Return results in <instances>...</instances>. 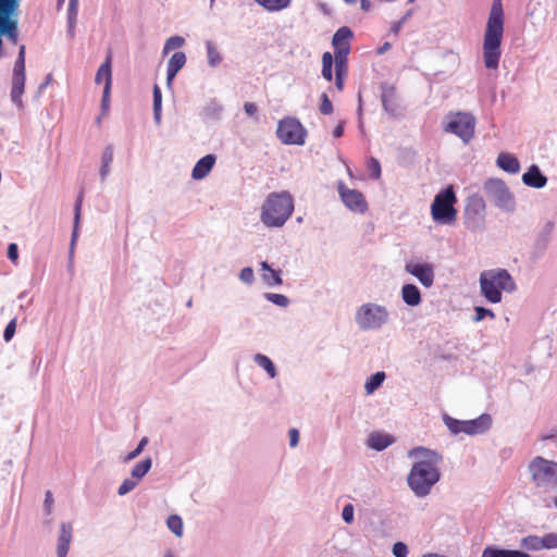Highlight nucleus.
Masks as SVG:
<instances>
[{
	"instance_id": "42",
	"label": "nucleus",
	"mask_w": 557,
	"mask_h": 557,
	"mask_svg": "<svg viewBox=\"0 0 557 557\" xmlns=\"http://www.w3.org/2000/svg\"><path fill=\"white\" fill-rule=\"evenodd\" d=\"M520 546L528 550H540L542 549L541 536L529 535L521 540Z\"/></svg>"
},
{
	"instance_id": "26",
	"label": "nucleus",
	"mask_w": 557,
	"mask_h": 557,
	"mask_svg": "<svg viewBox=\"0 0 557 557\" xmlns=\"http://www.w3.org/2000/svg\"><path fill=\"white\" fill-rule=\"evenodd\" d=\"M481 557H531L528 553L518 549H505L495 546H486Z\"/></svg>"
},
{
	"instance_id": "43",
	"label": "nucleus",
	"mask_w": 557,
	"mask_h": 557,
	"mask_svg": "<svg viewBox=\"0 0 557 557\" xmlns=\"http://www.w3.org/2000/svg\"><path fill=\"white\" fill-rule=\"evenodd\" d=\"M185 45V38L178 35L172 36L166 39L163 47V54L169 53L171 50L182 48Z\"/></svg>"
},
{
	"instance_id": "36",
	"label": "nucleus",
	"mask_w": 557,
	"mask_h": 557,
	"mask_svg": "<svg viewBox=\"0 0 557 557\" xmlns=\"http://www.w3.org/2000/svg\"><path fill=\"white\" fill-rule=\"evenodd\" d=\"M83 197H84V191L82 190L78 194L77 199L75 201V206H74V223H73V231H72V235H71V240H73V242H77V238H78V228H79V222H81Z\"/></svg>"
},
{
	"instance_id": "41",
	"label": "nucleus",
	"mask_w": 557,
	"mask_h": 557,
	"mask_svg": "<svg viewBox=\"0 0 557 557\" xmlns=\"http://www.w3.org/2000/svg\"><path fill=\"white\" fill-rule=\"evenodd\" d=\"M333 55L330 52L322 54V76L331 82L333 79Z\"/></svg>"
},
{
	"instance_id": "38",
	"label": "nucleus",
	"mask_w": 557,
	"mask_h": 557,
	"mask_svg": "<svg viewBox=\"0 0 557 557\" xmlns=\"http://www.w3.org/2000/svg\"><path fill=\"white\" fill-rule=\"evenodd\" d=\"M385 380V373L382 371H379L367 380L364 384V389L368 395L374 393L384 382Z\"/></svg>"
},
{
	"instance_id": "23",
	"label": "nucleus",
	"mask_w": 557,
	"mask_h": 557,
	"mask_svg": "<svg viewBox=\"0 0 557 557\" xmlns=\"http://www.w3.org/2000/svg\"><path fill=\"white\" fill-rule=\"evenodd\" d=\"M400 295L403 301L410 307H417L422 301L420 289L418 286L411 283L403 285Z\"/></svg>"
},
{
	"instance_id": "47",
	"label": "nucleus",
	"mask_w": 557,
	"mask_h": 557,
	"mask_svg": "<svg viewBox=\"0 0 557 557\" xmlns=\"http://www.w3.org/2000/svg\"><path fill=\"white\" fill-rule=\"evenodd\" d=\"M137 484H138L137 480H135L132 476L127 478L119 486L117 494L120 496H124V495L128 494L129 492H132L137 486Z\"/></svg>"
},
{
	"instance_id": "3",
	"label": "nucleus",
	"mask_w": 557,
	"mask_h": 557,
	"mask_svg": "<svg viewBox=\"0 0 557 557\" xmlns=\"http://www.w3.org/2000/svg\"><path fill=\"white\" fill-rule=\"evenodd\" d=\"M481 295L491 304L503 299V292L512 293L517 285L506 269H491L481 272L479 277Z\"/></svg>"
},
{
	"instance_id": "7",
	"label": "nucleus",
	"mask_w": 557,
	"mask_h": 557,
	"mask_svg": "<svg viewBox=\"0 0 557 557\" xmlns=\"http://www.w3.org/2000/svg\"><path fill=\"white\" fill-rule=\"evenodd\" d=\"M488 201L507 213L516 210V199L506 183L500 178H488L483 184Z\"/></svg>"
},
{
	"instance_id": "1",
	"label": "nucleus",
	"mask_w": 557,
	"mask_h": 557,
	"mask_svg": "<svg viewBox=\"0 0 557 557\" xmlns=\"http://www.w3.org/2000/svg\"><path fill=\"white\" fill-rule=\"evenodd\" d=\"M409 456L418 460L408 474V485L417 497H425L441 479L438 463L443 458L437 451L422 446L411 449Z\"/></svg>"
},
{
	"instance_id": "40",
	"label": "nucleus",
	"mask_w": 557,
	"mask_h": 557,
	"mask_svg": "<svg viewBox=\"0 0 557 557\" xmlns=\"http://www.w3.org/2000/svg\"><path fill=\"white\" fill-rule=\"evenodd\" d=\"M207 61L211 67H216L222 62V57L212 41L206 42Z\"/></svg>"
},
{
	"instance_id": "10",
	"label": "nucleus",
	"mask_w": 557,
	"mask_h": 557,
	"mask_svg": "<svg viewBox=\"0 0 557 557\" xmlns=\"http://www.w3.org/2000/svg\"><path fill=\"white\" fill-rule=\"evenodd\" d=\"M21 0H0V37H8L13 44L17 41V11ZM3 41L0 38V48L2 49Z\"/></svg>"
},
{
	"instance_id": "6",
	"label": "nucleus",
	"mask_w": 557,
	"mask_h": 557,
	"mask_svg": "<svg viewBox=\"0 0 557 557\" xmlns=\"http://www.w3.org/2000/svg\"><path fill=\"white\" fill-rule=\"evenodd\" d=\"M532 481L543 492H550L557 487V462L535 457L529 465Z\"/></svg>"
},
{
	"instance_id": "9",
	"label": "nucleus",
	"mask_w": 557,
	"mask_h": 557,
	"mask_svg": "<svg viewBox=\"0 0 557 557\" xmlns=\"http://www.w3.org/2000/svg\"><path fill=\"white\" fill-rule=\"evenodd\" d=\"M443 422L454 435L459 433L479 435L487 432L492 426V418L487 413L472 420H458L445 413L443 414Z\"/></svg>"
},
{
	"instance_id": "20",
	"label": "nucleus",
	"mask_w": 557,
	"mask_h": 557,
	"mask_svg": "<svg viewBox=\"0 0 557 557\" xmlns=\"http://www.w3.org/2000/svg\"><path fill=\"white\" fill-rule=\"evenodd\" d=\"M186 63V54L182 51L174 52L168 62L166 84L170 86Z\"/></svg>"
},
{
	"instance_id": "45",
	"label": "nucleus",
	"mask_w": 557,
	"mask_h": 557,
	"mask_svg": "<svg viewBox=\"0 0 557 557\" xmlns=\"http://www.w3.org/2000/svg\"><path fill=\"white\" fill-rule=\"evenodd\" d=\"M149 440L147 436H144L139 443L137 444L136 448L129 451L125 457H123V462H129L131 460H134L137 458L147 446Z\"/></svg>"
},
{
	"instance_id": "5",
	"label": "nucleus",
	"mask_w": 557,
	"mask_h": 557,
	"mask_svg": "<svg viewBox=\"0 0 557 557\" xmlns=\"http://www.w3.org/2000/svg\"><path fill=\"white\" fill-rule=\"evenodd\" d=\"M389 318L388 309L376 302L362 304L355 312V322L363 332L382 329L388 323Z\"/></svg>"
},
{
	"instance_id": "34",
	"label": "nucleus",
	"mask_w": 557,
	"mask_h": 557,
	"mask_svg": "<svg viewBox=\"0 0 557 557\" xmlns=\"http://www.w3.org/2000/svg\"><path fill=\"white\" fill-rule=\"evenodd\" d=\"M269 12H280L290 7L292 0H255Z\"/></svg>"
},
{
	"instance_id": "16",
	"label": "nucleus",
	"mask_w": 557,
	"mask_h": 557,
	"mask_svg": "<svg viewBox=\"0 0 557 557\" xmlns=\"http://www.w3.org/2000/svg\"><path fill=\"white\" fill-rule=\"evenodd\" d=\"M554 226L553 221H547L542 227L533 245L532 256L534 259L541 258L548 247Z\"/></svg>"
},
{
	"instance_id": "53",
	"label": "nucleus",
	"mask_w": 557,
	"mask_h": 557,
	"mask_svg": "<svg viewBox=\"0 0 557 557\" xmlns=\"http://www.w3.org/2000/svg\"><path fill=\"white\" fill-rule=\"evenodd\" d=\"M392 553L395 557H407L408 546L404 542H396L393 545Z\"/></svg>"
},
{
	"instance_id": "44",
	"label": "nucleus",
	"mask_w": 557,
	"mask_h": 557,
	"mask_svg": "<svg viewBox=\"0 0 557 557\" xmlns=\"http://www.w3.org/2000/svg\"><path fill=\"white\" fill-rule=\"evenodd\" d=\"M264 298L282 308H286L289 305V298L283 294H275V293H265Z\"/></svg>"
},
{
	"instance_id": "61",
	"label": "nucleus",
	"mask_w": 557,
	"mask_h": 557,
	"mask_svg": "<svg viewBox=\"0 0 557 557\" xmlns=\"http://www.w3.org/2000/svg\"><path fill=\"white\" fill-rule=\"evenodd\" d=\"M288 436H289V446L290 447H296L299 443V432L297 429H290L288 431Z\"/></svg>"
},
{
	"instance_id": "12",
	"label": "nucleus",
	"mask_w": 557,
	"mask_h": 557,
	"mask_svg": "<svg viewBox=\"0 0 557 557\" xmlns=\"http://www.w3.org/2000/svg\"><path fill=\"white\" fill-rule=\"evenodd\" d=\"M276 136L284 145L302 146L306 143L307 129L298 119L287 116L278 122Z\"/></svg>"
},
{
	"instance_id": "4",
	"label": "nucleus",
	"mask_w": 557,
	"mask_h": 557,
	"mask_svg": "<svg viewBox=\"0 0 557 557\" xmlns=\"http://www.w3.org/2000/svg\"><path fill=\"white\" fill-rule=\"evenodd\" d=\"M294 211V200L288 191L271 193L262 205L261 222L269 227H281Z\"/></svg>"
},
{
	"instance_id": "50",
	"label": "nucleus",
	"mask_w": 557,
	"mask_h": 557,
	"mask_svg": "<svg viewBox=\"0 0 557 557\" xmlns=\"http://www.w3.org/2000/svg\"><path fill=\"white\" fill-rule=\"evenodd\" d=\"M320 112L324 115H329L333 112L332 101L325 92L321 95Z\"/></svg>"
},
{
	"instance_id": "49",
	"label": "nucleus",
	"mask_w": 557,
	"mask_h": 557,
	"mask_svg": "<svg viewBox=\"0 0 557 557\" xmlns=\"http://www.w3.org/2000/svg\"><path fill=\"white\" fill-rule=\"evenodd\" d=\"M474 312H475V315H474L473 320L475 322H480V321L484 320L486 317H490L492 319L495 318L494 312L491 309H487L485 307H474Z\"/></svg>"
},
{
	"instance_id": "46",
	"label": "nucleus",
	"mask_w": 557,
	"mask_h": 557,
	"mask_svg": "<svg viewBox=\"0 0 557 557\" xmlns=\"http://www.w3.org/2000/svg\"><path fill=\"white\" fill-rule=\"evenodd\" d=\"M78 9L67 8V35L73 38L75 36V24Z\"/></svg>"
},
{
	"instance_id": "57",
	"label": "nucleus",
	"mask_w": 557,
	"mask_h": 557,
	"mask_svg": "<svg viewBox=\"0 0 557 557\" xmlns=\"http://www.w3.org/2000/svg\"><path fill=\"white\" fill-rule=\"evenodd\" d=\"M412 14V11H408L399 21L395 22L393 25H392V28H391V32L395 35H397L403 25L406 23V21L411 16Z\"/></svg>"
},
{
	"instance_id": "18",
	"label": "nucleus",
	"mask_w": 557,
	"mask_h": 557,
	"mask_svg": "<svg viewBox=\"0 0 557 557\" xmlns=\"http://www.w3.org/2000/svg\"><path fill=\"white\" fill-rule=\"evenodd\" d=\"M224 108L215 98H211L201 109L200 117L203 122H219L222 119Z\"/></svg>"
},
{
	"instance_id": "59",
	"label": "nucleus",
	"mask_w": 557,
	"mask_h": 557,
	"mask_svg": "<svg viewBox=\"0 0 557 557\" xmlns=\"http://www.w3.org/2000/svg\"><path fill=\"white\" fill-rule=\"evenodd\" d=\"M7 255L9 260H11L13 263H16L18 259V247L15 243L9 244Z\"/></svg>"
},
{
	"instance_id": "11",
	"label": "nucleus",
	"mask_w": 557,
	"mask_h": 557,
	"mask_svg": "<svg viewBox=\"0 0 557 557\" xmlns=\"http://www.w3.org/2000/svg\"><path fill=\"white\" fill-rule=\"evenodd\" d=\"M486 205L482 196L473 194L467 198L463 223L471 232H481L485 228Z\"/></svg>"
},
{
	"instance_id": "32",
	"label": "nucleus",
	"mask_w": 557,
	"mask_h": 557,
	"mask_svg": "<svg viewBox=\"0 0 557 557\" xmlns=\"http://www.w3.org/2000/svg\"><path fill=\"white\" fill-rule=\"evenodd\" d=\"M253 361L256 364L262 368L271 379H274L277 375L276 367L268 356L260 352L256 354L253 356Z\"/></svg>"
},
{
	"instance_id": "28",
	"label": "nucleus",
	"mask_w": 557,
	"mask_h": 557,
	"mask_svg": "<svg viewBox=\"0 0 557 557\" xmlns=\"http://www.w3.org/2000/svg\"><path fill=\"white\" fill-rule=\"evenodd\" d=\"M354 37L352 30L348 26L339 27L332 38L334 50L350 47L349 40Z\"/></svg>"
},
{
	"instance_id": "37",
	"label": "nucleus",
	"mask_w": 557,
	"mask_h": 557,
	"mask_svg": "<svg viewBox=\"0 0 557 557\" xmlns=\"http://www.w3.org/2000/svg\"><path fill=\"white\" fill-rule=\"evenodd\" d=\"M166 527L175 536H183L184 523L183 519L178 515H170L166 519Z\"/></svg>"
},
{
	"instance_id": "58",
	"label": "nucleus",
	"mask_w": 557,
	"mask_h": 557,
	"mask_svg": "<svg viewBox=\"0 0 557 557\" xmlns=\"http://www.w3.org/2000/svg\"><path fill=\"white\" fill-rule=\"evenodd\" d=\"M152 109H162V94L158 85L153 86V104Z\"/></svg>"
},
{
	"instance_id": "52",
	"label": "nucleus",
	"mask_w": 557,
	"mask_h": 557,
	"mask_svg": "<svg viewBox=\"0 0 557 557\" xmlns=\"http://www.w3.org/2000/svg\"><path fill=\"white\" fill-rule=\"evenodd\" d=\"M239 280L246 284H252L255 281V273L252 268L246 267L239 272Z\"/></svg>"
},
{
	"instance_id": "62",
	"label": "nucleus",
	"mask_w": 557,
	"mask_h": 557,
	"mask_svg": "<svg viewBox=\"0 0 557 557\" xmlns=\"http://www.w3.org/2000/svg\"><path fill=\"white\" fill-rule=\"evenodd\" d=\"M244 111L248 115H255L257 113L258 109H257V106L253 102H246L244 104Z\"/></svg>"
},
{
	"instance_id": "8",
	"label": "nucleus",
	"mask_w": 557,
	"mask_h": 557,
	"mask_svg": "<svg viewBox=\"0 0 557 557\" xmlns=\"http://www.w3.org/2000/svg\"><path fill=\"white\" fill-rule=\"evenodd\" d=\"M456 201L457 198L451 187L441 190L431 205L432 219L438 224L448 225L453 223L457 214L454 208Z\"/></svg>"
},
{
	"instance_id": "51",
	"label": "nucleus",
	"mask_w": 557,
	"mask_h": 557,
	"mask_svg": "<svg viewBox=\"0 0 557 557\" xmlns=\"http://www.w3.org/2000/svg\"><path fill=\"white\" fill-rule=\"evenodd\" d=\"M368 170L373 178L381 176V164L375 158H370L368 161Z\"/></svg>"
},
{
	"instance_id": "48",
	"label": "nucleus",
	"mask_w": 557,
	"mask_h": 557,
	"mask_svg": "<svg viewBox=\"0 0 557 557\" xmlns=\"http://www.w3.org/2000/svg\"><path fill=\"white\" fill-rule=\"evenodd\" d=\"M542 549L557 548V533H548L541 537Z\"/></svg>"
},
{
	"instance_id": "35",
	"label": "nucleus",
	"mask_w": 557,
	"mask_h": 557,
	"mask_svg": "<svg viewBox=\"0 0 557 557\" xmlns=\"http://www.w3.org/2000/svg\"><path fill=\"white\" fill-rule=\"evenodd\" d=\"M113 161V147L111 145H108L103 152L101 158V168H100V178L101 181H106L107 176L110 173V165Z\"/></svg>"
},
{
	"instance_id": "29",
	"label": "nucleus",
	"mask_w": 557,
	"mask_h": 557,
	"mask_svg": "<svg viewBox=\"0 0 557 557\" xmlns=\"http://www.w3.org/2000/svg\"><path fill=\"white\" fill-rule=\"evenodd\" d=\"M260 265L261 270L264 272L262 280L268 286H278L283 283L280 270L272 269L267 261H262Z\"/></svg>"
},
{
	"instance_id": "63",
	"label": "nucleus",
	"mask_w": 557,
	"mask_h": 557,
	"mask_svg": "<svg viewBox=\"0 0 557 557\" xmlns=\"http://www.w3.org/2000/svg\"><path fill=\"white\" fill-rule=\"evenodd\" d=\"M344 73H335V86L338 90L344 88Z\"/></svg>"
},
{
	"instance_id": "13",
	"label": "nucleus",
	"mask_w": 557,
	"mask_h": 557,
	"mask_svg": "<svg viewBox=\"0 0 557 557\" xmlns=\"http://www.w3.org/2000/svg\"><path fill=\"white\" fill-rule=\"evenodd\" d=\"M475 119L470 113H457L445 126V131L468 144L474 136Z\"/></svg>"
},
{
	"instance_id": "30",
	"label": "nucleus",
	"mask_w": 557,
	"mask_h": 557,
	"mask_svg": "<svg viewBox=\"0 0 557 557\" xmlns=\"http://www.w3.org/2000/svg\"><path fill=\"white\" fill-rule=\"evenodd\" d=\"M350 52V47H345L343 49H336L334 50V58L333 62L335 65V73H347V57Z\"/></svg>"
},
{
	"instance_id": "31",
	"label": "nucleus",
	"mask_w": 557,
	"mask_h": 557,
	"mask_svg": "<svg viewBox=\"0 0 557 557\" xmlns=\"http://www.w3.org/2000/svg\"><path fill=\"white\" fill-rule=\"evenodd\" d=\"M25 79L12 77L11 100L17 108H23L22 96L25 88Z\"/></svg>"
},
{
	"instance_id": "19",
	"label": "nucleus",
	"mask_w": 557,
	"mask_h": 557,
	"mask_svg": "<svg viewBox=\"0 0 557 557\" xmlns=\"http://www.w3.org/2000/svg\"><path fill=\"white\" fill-rule=\"evenodd\" d=\"M215 160L216 158L214 154H206L200 158L193 168L191 177L194 180L205 178L213 169Z\"/></svg>"
},
{
	"instance_id": "21",
	"label": "nucleus",
	"mask_w": 557,
	"mask_h": 557,
	"mask_svg": "<svg viewBox=\"0 0 557 557\" xmlns=\"http://www.w3.org/2000/svg\"><path fill=\"white\" fill-rule=\"evenodd\" d=\"M72 541V525L66 522L60 524V535L58 537L57 554L58 557H66L70 543Z\"/></svg>"
},
{
	"instance_id": "39",
	"label": "nucleus",
	"mask_w": 557,
	"mask_h": 557,
	"mask_svg": "<svg viewBox=\"0 0 557 557\" xmlns=\"http://www.w3.org/2000/svg\"><path fill=\"white\" fill-rule=\"evenodd\" d=\"M13 77L26 78L25 77V46H21L17 54V59L14 63Z\"/></svg>"
},
{
	"instance_id": "2",
	"label": "nucleus",
	"mask_w": 557,
	"mask_h": 557,
	"mask_svg": "<svg viewBox=\"0 0 557 557\" xmlns=\"http://www.w3.org/2000/svg\"><path fill=\"white\" fill-rule=\"evenodd\" d=\"M504 34V11L500 0H494L483 39V61L488 70H496L502 55Z\"/></svg>"
},
{
	"instance_id": "15",
	"label": "nucleus",
	"mask_w": 557,
	"mask_h": 557,
	"mask_svg": "<svg viewBox=\"0 0 557 557\" xmlns=\"http://www.w3.org/2000/svg\"><path fill=\"white\" fill-rule=\"evenodd\" d=\"M405 271L414 276L425 288H430L434 284L435 273L431 263L411 260L406 262Z\"/></svg>"
},
{
	"instance_id": "27",
	"label": "nucleus",
	"mask_w": 557,
	"mask_h": 557,
	"mask_svg": "<svg viewBox=\"0 0 557 557\" xmlns=\"http://www.w3.org/2000/svg\"><path fill=\"white\" fill-rule=\"evenodd\" d=\"M496 164L505 172L510 174H516L520 170L519 160L507 152H502L498 154Z\"/></svg>"
},
{
	"instance_id": "33",
	"label": "nucleus",
	"mask_w": 557,
	"mask_h": 557,
	"mask_svg": "<svg viewBox=\"0 0 557 557\" xmlns=\"http://www.w3.org/2000/svg\"><path fill=\"white\" fill-rule=\"evenodd\" d=\"M152 467L151 457H146L145 459L138 461L131 471V476L137 480L138 482L150 471Z\"/></svg>"
},
{
	"instance_id": "14",
	"label": "nucleus",
	"mask_w": 557,
	"mask_h": 557,
	"mask_svg": "<svg viewBox=\"0 0 557 557\" xmlns=\"http://www.w3.org/2000/svg\"><path fill=\"white\" fill-rule=\"evenodd\" d=\"M337 189L342 201L350 211L362 214L368 210L362 193L348 188L343 182L338 183Z\"/></svg>"
},
{
	"instance_id": "56",
	"label": "nucleus",
	"mask_w": 557,
	"mask_h": 557,
	"mask_svg": "<svg viewBox=\"0 0 557 557\" xmlns=\"http://www.w3.org/2000/svg\"><path fill=\"white\" fill-rule=\"evenodd\" d=\"M354 506L351 504H346L344 507H343V511H342V518L343 520L350 524L352 523L354 521Z\"/></svg>"
},
{
	"instance_id": "24",
	"label": "nucleus",
	"mask_w": 557,
	"mask_h": 557,
	"mask_svg": "<svg viewBox=\"0 0 557 557\" xmlns=\"http://www.w3.org/2000/svg\"><path fill=\"white\" fill-rule=\"evenodd\" d=\"M381 101L383 109L391 115H394L397 110L395 89L387 84L381 85Z\"/></svg>"
},
{
	"instance_id": "22",
	"label": "nucleus",
	"mask_w": 557,
	"mask_h": 557,
	"mask_svg": "<svg viewBox=\"0 0 557 557\" xmlns=\"http://www.w3.org/2000/svg\"><path fill=\"white\" fill-rule=\"evenodd\" d=\"M394 442L395 438L389 434L372 432L368 437L367 445L376 451H382L391 446Z\"/></svg>"
},
{
	"instance_id": "25",
	"label": "nucleus",
	"mask_w": 557,
	"mask_h": 557,
	"mask_svg": "<svg viewBox=\"0 0 557 557\" xmlns=\"http://www.w3.org/2000/svg\"><path fill=\"white\" fill-rule=\"evenodd\" d=\"M102 81H104V86H112V52L109 51L106 60L103 63L99 66L95 83L100 84Z\"/></svg>"
},
{
	"instance_id": "60",
	"label": "nucleus",
	"mask_w": 557,
	"mask_h": 557,
	"mask_svg": "<svg viewBox=\"0 0 557 557\" xmlns=\"http://www.w3.org/2000/svg\"><path fill=\"white\" fill-rule=\"evenodd\" d=\"M52 505H53V496L51 491H47L45 493V500H44V509L46 515H50L52 512Z\"/></svg>"
},
{
	"instance_id": "54",
	"label": "nucleus",
	"mask_w": 557,
	"mask_h": 557,
	"mask_svg": "<svg viewBox=\"0 0 557 557\" xmlns=\"http://www.w3.org/2000/svg\"><path fill=\"white\" fill-rule=\"evenodd\" d=\"M15 331H16V319H12L5 326L4 329V332H3V339L5 342H10L14 334H15Z\"/></svg>"
},
{
	"instance_id": "64",
	"label": "nucleus",
	"mask_w": 557,
	"mask_h": 557,
	"mask_svg": "<svg viewBox=\"0 0 557 557\" xmlns=\"http://www.w3.org/2000/svg\"><path fill=\"white\" fill-rule=\"evenodd\" d=\"M344 134V122H341L333 131V136L335 138L342 137Z\"/></svg>"
},
{
	"instance_id": "17",
	"label": "nucleus",
	"mask_w": 557,
	"mask_h": 557,
	"mask_svg": "<svg viewBox=\"0 0 557 557\" xmlns=\"http://www.w3.org/2000/svg\"><path fill=\"white\" fill-rule=\"evenodd\" d=\"M522 182L529 187L540 189L547 184V177L543 174L539 165L532 164L528 171L523 173Z\"/></svg>"
},
{
	"instance_id": "55",
	"label": "nucleus",
	"mask_w": 557,
	"mask_h": 557,
	"mask_svg": "<svg viewBox=\"0 0 557 557\" xmlns=\"http://www.w3.org/2000/svg\"><path fill=\"white\" fill-rule=\"evenodd\" d=\"M110 94H111V86H104L103 92H102V99H101V111L103 114L107 113L110 107Z\"/></svg>"
}]
</instances>
